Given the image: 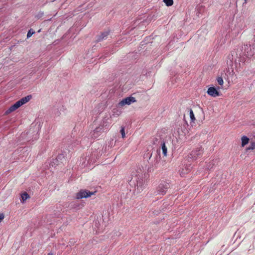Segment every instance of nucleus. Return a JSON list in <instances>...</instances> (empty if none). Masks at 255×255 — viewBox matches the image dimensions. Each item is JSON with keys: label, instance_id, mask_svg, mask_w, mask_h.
Returning <instances> with one entry per match:
<instances>
[{"label": "nucleus", "instance_id": "1", "mask_svg": "<svg viewBox=\"0 0 255 255\" xmlns=\"http://www.w3.org/2000/svg\"><path fill=\"white\" fill-rule=\"evenodd\" d=\"M109 127L110 123L108 122V119L105 118L100 123L99 127L91 132V136L94 138L98 137L102 132L107 131L109 129Z\"/></svg>", "mask_w": 255, "mask_h": 255}, {"label": "nucleus", "instance_id": "2", "mask_svg": "<svg viewBox=\"0 0 255 255\" xmlns=\"http://www.w3.org/2000/svg\"><path fill=\"white\" fill-rule=\"evenodd\" d=\"M128 182L130 186L132 187H136L137 190L140 192L143 190L144 181L143 179L142 174H138L135 176L132 175V177L130 180H128Z\"/></svg>", "mask_w": 255, "mask_h": 255}, {"label": "nucleus", "instance_id": "3", "mask_svg": "<svg viewBox=\"0 0 255 255\" xmlns=\"http://www.w3.org/2000/svg\"><path fill=\"white\" fill-rule=\"evenodd\" d=\"M31 96L30 95L21 98L20 100L14 103L13 105L10 106L9 109L5 112V113L6 114H8L14 111L20 106L28 102L31 99Z\"/></svg>", "mask_w": 255, "mask_h": 255}, {"label": "nucleus", "instance_id": "4", "mask_svg": "<svg viewBox=\"0 0 255 255\" xmlns=\"http://www.w3.org/2000/svg\"><path fill=\"white\" fill-rule=\"evenodd\" d=\"M241 50L243 55L247 57H252L255 53V49L252 48L251 45L244 44L242 46Z\"/></svg>", "mask_w": 255, "mask_h": 255}, {"label": "nucleus", "instance_id": "5", "mask_svg": "<svg viewBox=\"0 0 255 255\" xmlns=\"http://www.w3.org/2000/svg\"><path fill=\"white\" fill-rule=\"evenodd\" d=\"M170 187L168 183L162 182L158 185L156 189V194L164 195L166 193L167 189Z\"/></svg>", "mask_w": 255, "mask_h": 255}, {"label": "nucleus", "instance_id": "6", "mask_svg": "<svg viewBox=\"0 0 255 255\" xmlns=\"http://www.w3.org/2000/svg\"><path fill=\"white\" fill-rule=\"evenodd\" d=\"M203 153V150L201 147H198L193 150L188 155V158L193 160H196L198 158L201 157Z\"/></svg>", "mask_w": 255, "mask_h": 255}, {"label": "nucleus", "instance_id": "7", "mask_svg": "<svg viewBox=\"0 0 255 255\" xmlns=\"http://www.w3.org/2000/svg\"><path fill=\"white\" fill-rule=\"evenodd\" d=\"M95 192H91L85 190H81L77 194L76 198L77 199H81L84 198H88L91 195L94 194Z\"/></svg>", "mask_w": 255, "mask_h": 255}, {"label": "nucleus", "instance_id": "8", "mask_svg": "<svg viewBox=\"0 0 255 255\" xmlns=\"http://www.w3.org/2000/svg\"><path fill=\"white\" fill-rule=\"evenodd\" d=\"M136 102L135 98L132 96H129L127 97L125 99H123L122 101H121L118 105L120 107L124 106L126 105H129L132 103H133Z\"/></svg>", "mask_w": 255, "mask_h": 255}, {"label": "nucleus", "instance_id": "9", "mask_svg": "<svg viewBox=\"0 0 255 255\" xmlns=\"http://www.w3.org/2000/svg\"><path fill=\"white\" fill-rule=\"evenodd\" d=\"M220 87L217 88L214 87H211L208 88L207 90V94L213 97H216L220 95V92L218 91Z\"/></svg>", "mask_w": 255, "mask_h": 255}, {"label": "nucleus", "instance_id": "10", "mask_svg": "<svg viewBox=\"0 0 255 255\" xmlns=\"http://www.w3.org/2000/svg\"><path fill=\"white\" fill-rule=\"evenodd\" d=\"M225 76H227V79L230 81L231 80L232 81H235L237 79L236 75L235 74L234 72V70L231 67V69L228 68V70L227 71V73L225 74Z\"/></svg>", "mask_w": 255, "mask_h": 255}, {"label": "nucleus", "instance_id": "11", "mask_svg": "<svg viewBox=\"0 0 255 255\" xmlns=\"http://www.w3.org/2000/svg\"><path fill=\"white\" fill-rule=\"evenodd\" d=\"M109 33L110 31L109 30H106L102 32L100 35H97L96 39V42H99L107 39Z\"/></svg>", "mask_w": 255, "mask_h": 255}, {"label": "nucleus", "instance_id": "12", "mask_svg": "<svg viewBox=\"0 0 255 255\" xmlns=\"http://www.w3.org/2000/svg\"><path fill=\"white\" fill-rule=\"evenodd\" d=\"M235 61L234 55L232 53L229 54L227 58V64L228 66L232 67Z\"/></svg>", "mask_w": 255, "mask_h": 255}, {"label": "nucleus", "instance_id": "13", "mask_svg": "<svg viewBox=\"0 0 255 255\" xmlns=\"http://www.w3.org/2000/svg\"><path fill=\"white\" fill-rule=\"evenodd\" d=\"M235 27L237 29V30H243L245 27V24L244 23V22L241 20L235 25Z\"/></svg>", "mask_w": 255, "mask_h": 255}, {"label": "nucleus", "instance_id": "14", "mask_svg": "<svg viewBox=\"0 0 255 255\" xmlns=\"http://www.w3.org/2000/svg\"><path fill=\"white\" fill-rule=\"evenodd\" d=\"M65 160V155L63 153L59 154L57 158L55 159V161H59L60 163H62Z\"/></svg>", "mask_w": 255, "mask_h": 255}, {"label": "nucleus", "instance_id": "15", "mask_svg": "<svg viewBox=\"0 0 255 255\" xmlns=\"http://www.w3.org/2000/svg\"><path fill=\"white\" fill-rule=\"evenodd\" d=\"M161 149L163 155L166 156L167 153V148L165 145V142L163 141L161 142Z\"/></svg>", "mask_w": 255, "mask_h": 255}, {"label": "nucleus", "instance_id": "16", "mask_svg": "<svg viewBox=\"0 0 255 255\" xmlns=\"http://www.w3.org/2000/svg\"><path fill=\"white\" fill-rule=\"evenodd\" d=\"M249 138L246 136H243L242 137V146H244L249 142Z\"/></svg>", "mask_w": 255, "mask_h": 255}, {"label": "nucleus", "instance_id": "17", "mask_svg": "<svg viewBox=\"0 0 255 255\" xmlns=\"http://www.w3.org/2000/svg\"><path fill=\"white\" fill-rule=\"evenodd\" d=\"M29 197V195L26 193L24 192L21 195V201L22 202H24L27 199H28Z\"/></svg>", "mask_w": 255, "mask_h": 255}, {"label": "nucleus", "instance_id": "18", "mask_svg": "<svg viewBox=\"0 0 255 255\" xmlns=\"http://www.w3.org/2000/svg\"><path fill=\"white\" fill-rule=\"evenodd\" d=\"M217 82L218 84L221 86H222L224 84L223 78L222 77H218L217 78Z\"/></svg>", "mask_w": 255, "mask_h": 255}, {"label": "nucleus", "instance_id": "19", "mask_svg": "<svg viewBox=\"0 0 255 255\" xmlns=\"http://www.w3.org/2000/svg\"><path fill=\"white\" fill-rule=\"evenodd\" d=\"M163 2L168 6H171L173 4V0H163Z\"/></svg>", "mask_w": 255, "mask_h": 255}, {"label": "nucleus", "instance_id": "20", "mask_svg": "<svg viewBox=\"0 0 255 255\" xmlns=\"http://www.w3.org/2000/svg\"><path fill=\"white\" fill-rule=\"evenodd\" d=\"M189 114H190V117L191 121L194 122V121L195 120V118L194 117V113H193L192 110H191V109L190 110Z\"/></svg>", "mask_w": 255, "mask_h": 255}, {"label": "nucleus", "instance_id": "21", "mask_svg": "<svg viewBox=\"0 0 255 255\" xmlns=\"http://www.w3.org/2000/svg\"><path fill=\"white\" fill-rule=\"evenodd\" d=\"M60 162L59 161H55V159H53V161H51L50 163V166H52V167H55L56 165H58L60 164Z\"/></svg>", "mask_w": 255, "mask_h": 255}, {"label": "nucleus", "instance_id": "22", "mask_svg": "<svg viewBox=\"0 0 255 255\" xmlns=\"http://www.w3.org/2000/svg\"><path fill=\"white\" fill-rule=\"evenodd\" d=\"M253 149H255V142H252L250 144V146L247 148V150H253Z\"/></svg>", "mask_w": 255, "mask_h": 255}, {"label": "nucleus", "instance_id": "23", "mask_svg": "<svg viewBox=\"0 0 255 255\" xmlns=\"http://www.w3.org/2000/svg\"><path fill=\"white\" fill-rule=\"evenodd\" d=\"M35 32L32 29H29L27 34V38H28L30 37Z\"/></svg>", "mask_w": 255, "mask_h": 255}, {"label": "nucleus", "instance_id": "24", "mask_svg": "<svg viewBox=\"0 0 255 255\" xmlns=\"http://www.w3.org/2000/svg\"><path fill=\"white\" fill-rule=\"evenodd\" d=\"M120 132L122 134V137L123 138H125L126 136L125 131V128L124 127H121Z\"/></svg>", "mask_w": 255, "mask_h": 255}, {"label": "nucleus", "instance_id": "25", "mask_svg": "<svg viewBox=\"0 0 255 255\" xmlns=\"http://www.w3.org/2000/svg\"><path fill=\"white\" fill-rule=\"evenodd\" d=\"M4 216L3 213H0V223L4 219Z\"/></svg>", "mask_w": 255, "mask_h": 255}, {"label": "nucleus", "instance_id": "26", "mask_svg": "<svg viewBox=\"0 0 255 255\" xmlns=\"http://www.w3.org/2000/svg\"><path fill=\"white\" fill-rule=\"evenodd\" d=\"M210 165H209V166H208V165H207V168H208V169H209V168H210Z\"/></svg>", "mask_w": 255, "mask_h": 255}, {"label": "nucleus", "instance_id": "27", "mask_svg": "<svg viewBox=\"0 0 255 255\" xmlns=\"http://www.w3.org/2000/svg\"><path fill=\"white\" fill-rule=\"evenodd\" d=\"M47 255H52V253H48V254H47Z\"/></svg>", "mask_w": 255, "mask_h": 255}, {"label": "nucleus", "instance_id": "28", "mask_svg": "<svg viewBox=\"0 0 255 255\" xmlns=\"http://www.w3.org/2000/svg\"><path fill=\"white\" fill-rule=\"evenodd\" d=\"M248 0H245V3H247Z\"/></svg>", "mask_w": 255, "mask_h": 255}, {"label": "nucleus", "instance_id": "29", "mask_svg": "<svg viewBox=\"0 0 255 255\" xmlns=\"http://www.w3.org/2000/svg\"><path fill=\"white\" fill-rule=\"evenodd\" d=\"M57 116H59L60 115V114L59 113H58L57 114H56Z\"/></svg>", "mask_w": 255, "mask_h": 255}, {"label": "nucleus", "instance_id": "30", "mask_svg": "<svg viewBox=\"0 0 255 255\" xmlns=\"http://www.w3.org/2000/svg\"><path fill=\"white\" fill-rule=\"evenodd\" d=\"M61 109H64V108H63V106L61 107Z\"/></svg>", "mask_w": 255, "mask_h": 255}]
</instances>
